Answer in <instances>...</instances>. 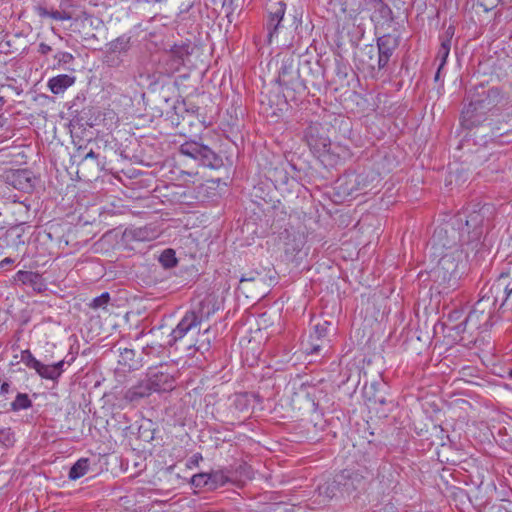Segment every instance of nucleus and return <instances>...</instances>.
<instances>
[{
  "label": "nucleus",
  "instance_id": "42",
  "mask_svg": "<svg viewBox=\"0 0 512 512\" xmlns=\"http://www.w3.org/2000/svg\"><path fill=\"white\" fill-rule=\"evenodd\" d=\"M97 156H98V155H97L94 151H92V150H91V151H89V152L85 155L84 160H87V159H89V158H91V159H96V158H97Z\"/></svg>",
  "mask_w": 512,
  "mask_h": 512
},
{
  "label": "nucleus",
  "instance_id": "38",
  "mask_svg": "<svg viewBox=\"0 0 512 512\" xmlns=\"http://www.w3.org/2000/svg\"><path fill=\"white\" fill-rule=\"evenodd\" d=\"M68 363L70 364V362H66L65 360H61L55 364H53V368H55L56 372H57V378H59L62 373L64 372V365Z\"/></svg>",
  "mask_w": 512,
  "mask_h": 512
},
{
  "label": "nucleus",
  "instance_id": "51",
  "mask_svg": "<svg viewBox=\"0 0 512 512\" xmlns=\"http://www.w3.org/2000/svg\"><path fill=\"white\" fill-rule=\"evenodd\" d=\"M510 375H511V377H512V371L510 372Z\"/></svg>",
  "mask_w": 512,
  "mask_h": 512
},
{
  "label": "nucleus",
  "instance_id": "39",
  "mask_svg": "<svg viewBox=\"0 0 512 512\" xmlns=\"http://www.w3.org/2000/svg\"><path fill=\"white\" fill-rule=\"evenodd\" d=\"M52 51V48L51 46H49L48 44L44 43V42H41L38 46V52L41 54V55H47L48 53H50Z\"/></svg>",
  "mask_w": 512,
  "mask_h": 512
},
{
  "label": "nucleus",
  "instance_id": "48",
  "mask_svg": "<svg viewBox=\"0 0 512 512\" xmlns=\"http://www.w3.org/2000/svg\"><path fill=\"white\" fill-rule=\"evenodd\" d=\"M318 351H319V345H314L313 352H318Z\"/></svg>",
  "mask_w": 512,
  "mask_h": 512
},
{
  "label": "nucleus",
  "instance_id": "32",
  "mask_svg": "<svg viewBox=\"0 0 512 512\" xmlns=\"http://www.w3.org/2000/svg\"><path fill=\"white\" fill-rule=\"evenodd\" d=\"M211 477V483H209V490H214L219 486H222L226 482V478L222 473L215 472L209 474Z\"/></svg>",
  "mask_w": 512,
  "mask_h": 512
},
{
  "label": "nucleus",
  "instance_id": "24",
  "mask_svg": "<svg viewBox=\"0 0 512 512\" xmlns=\"http://www.w3.org/2000/svg\"><path fill=\"white\" fill-rule=\"evenodd\" d=\"M32 406V402L28 395L25 393H18L15 400L11 403L13 411H20L28 409Z\"/></svg>",
  "mask_w": 512,
  "mask_h": 512
},
{
  "label": "nucleus",
  "instance_id": "12",
  "mask_svg": "<svg viewBox=\"0 0 512 512\" xmlns=\"http://www.w3.org/2000/svg\"><path fill=\"white\" fill-rule=\"evenodd\" d=\"M146 378L153 392L169 391L174 388V378L159 368H150Z\"/></svg>",
  "mask_w": 512,
  "mask_h": 512
},
{
  "label": "nucleus",
  "instance_id": "18",
  "mask_svg": "<svg viewBox=\"0 0 512 512\" xmlns=\"http://www.w3.org/2000/svg\"><path fill=\"white\" fill-rule=\"evenodd\" d=\"M76 78L67 74H60L48 80L47 86L53 94H61L75 83Z\"/></svg>",
  "mask_w": 512,
  "mask_h": 512
},
{
  "label": "nucleus",
  "instance_id": "19",
  "mask_svg": "<svg viewBox=\"0 0 512 512\" xmlns=\"http://www.w3.org/2000/svg\"><path fill=\"white\" fill-rule=\"evenodd\" d=\"M120 355L118 363L127 367L129 370H136L141 367L140 360L136 357V352L133 349L124 348L119 349Z\"/></svg>",
  "mask_w": 512,
  "mask_h": 512
},
{
  "label": "nucleus",
  "instance_id": "16",
  "mask_svg": "<svg viewBox=\"0 0 512 512\" xmlns=\"http://www.w3.org/2000/svg\"><path fill=\"white\" fill-rule=\"evenodd\" d=\"M153 390L147 380V378L140 380L137 384L127 389L124 393V399L135 403L139 400L150 396Z\"/></svg>",
  "mask_w": 512,
  "mask_h": 512
},
{
  "label": "nucleus",
  "instance_id": "17",
  "mask_svg": "<svg viewBox=\"0 0 512 512\" xmlns=\"http://www.w3.org/2000/svg\"><path fill=\"white\" fill-rule=\"evenodd\" d=\"M454 35V27L449 26L440 36V47L438 49L436 60H439L440 68H444L451 49V40Z\"/></svg>",
  "mask_w": 512,
  "mask_h": 512
},
{
  "label": "nucleus",
  "instance_id": "44",
  "mask_svg": "<svg viewBox=\"0 0 512 512\" xmlns=\"http://www.w3.org/2000/svg\"><path fill=\"white\" fill-rule=\"evenodd\" d=\"M14 261L11 258H5L0 262V265L3 266L5 264H12Z\"/></svg>",
  "mask_w": 512,
  "mask_h": 512
},
{
  "label": "nucleus",
  "instance_id": "2",
  "mask_svg": "<svg viewBox=\"0 0 512 512\" xmlns=\"http://www.w3.org/2000/svg\"><path fill=\"white\" fill-rule=\"evenodd\" d=\"M494 206L492 204H473L465 212L459 213L455 222L459 226V241L462 244L478 242L483 233L484 227L488 226L494 217Z\"/></svg>",
  "mask_w": 512,
  "mask_h": 512
},
{
  "label": "nucleus",
  "instance_id": "28",
  "mask_svg": "<svg viewBox=\"0 0 512 512\" xmlns=\"http://www.w3.org/2000/svg\"><path fill=\"white\" fill-rule=\"evenodd\" d=\"M129 43H130V38L123 35L121 37H118L116 40H114L110 43V49L113 52H123L128 49Z\"/></svg>",
  "mask_w": 512,
  "mask_h": 512
},
{
  "label": "nucleus",
  "instance_id": "13",
  "mask_svg": "<svg viewBox=\"0 0 512 512\" xmlns=\"http://www.w3.org/2000/svg\"><path fill=\"white\" fill-rule=\"evenodd\" d=\"M160 234L156 226L150 224L143 227L127 228L123 233L126 241L149 242L155 240Z\"/></svg>",
  "mask_w": 512,
  "mask_h": 512
},
{
  "label": "nucleus",
  "instance_id": "10",
  "mask_svg": "<svg viewBox=\"0 0 512 512\" xmlns=\"http://www.w3.org/2000/svg\"><path fill=\"white\" fill-rule=\"evenodd\" d=\"M364 482V477L357 471L345 469L335 476L332 486L342 485L341 495L350 494Z\"/></svg>",
  "mask_w": 512,
  "mask_h": 512
},
{
  "label": "nucleus",
  "instance_id": "27",
  "mask_svg": "<svg viewBox=\"0 0 512 512\" xmlns=\"http://www.w3.org/2000/svg\"><path fill=\"white\" fill-rule=\"evenodd\" d=\"M211 477L207 473L195 474L191 479V484L196 488H207L209 490Z\"/></svg>",
  "mask_w": 512,
  "mask_h": 512
},
{
  "label": "nucleus",
  "instance_id": "23",
  "mask_svg": "<svg viewBox=\"0 0 512 512\" xmlns=\"http://www.w3.org/2000/svg\"><path fill=\"white\" fill-rule=\"evenodd\" d=\"M159 262L164 268H172L177 264V258L173 249H165L159 256Z\"/></svg>",
  "mask_w": 512,
  "mask_h": 512
},
{
  "label": "nucleus",
  "instance_id": "40",
  "mask_svg": "<svg viewBox=\"0 0 512 512\" xmlns=\"http://www.w3.org/2000/svg\"><path fill=\"white\" fill-rule=\"evenodd\" d=\"M498 0L491 1L490 3H487L486 0H478L479 4L484 7L486 11L490 10L495 6V2Z\"/></svg>",
  "mask_w": 512,
  "mask_h": 512
},
{
  "label": "nucleus",
  "instance_id": "8",
  "mask_svg": "<svg viewBox=\"0 0 512 512\" xmlns=\"http://www.w3.org/2000/svg\"><path fill=\"white\" fill-rule=\"evenodd\" d=\"M278 82L285 87L294 88L299 82V71L293 55H285L278 71Z\"/></svg>",
  "mask_w": 512,
  "mask_h": 512
},
{
  "label": "nucleus",
  "instance_id": "22",
  "mask_svg": "<svg viewBox=\"0 0 512 512\" xmlns=\"http://www.w3.org/2000/svg\"><path fill=\"white\" fill-rule=\"evenodd\" d=\"M16 278L18 281L23 284H28L31 286H37L41 283V276L38 273L32 271H18L16 274Z\"/></svg>",
  "mask_w": 512,
  "mask_h": 512
},
{
  "label": "nucleus",
  "instance_id": "15",
  "mask_svg": "<svg viewBox=\"0 0 512 512\" xmlns=\"http://www.w3.org/2000/svg\"><path fill=\"white\" fill-rule=\"evenodd\" d=\"M286 10V4L282 1L272 4L268 9L267 30L269 42L280 27Z\"/></svg>",
  "mask_w": 512,
  "mask_h": 512
},
{
  "label": "nucleus",
  "instance_id": "7",
  "mask_svg": "<svg viewBox=\"0 0 512 512\" xmlns=\"http://www.w3.org/2000/svg\"><path fill=\"white\" fill-rule=\"evenodd\" d=\"M358 68L367 71L372 77L384 67H379V56L376 47L373 45H364L356 55Z\"/></svg>",
  "mask_w": 512,
  "mask_h": 512
},
{
  "label": "nucleus",
  "instance_id": "47",
  "mask_svg": "<svg viewBox=\"0 0 512 512\" xmlns=\"http://www.w3.org/2000/svg\"><path fill=\"white\" fill-rule=\"evenodd\" d=\"M4 126V119L3 117L0 115V128H2Z\"/></svg>",
  "mask_w": 512,
  "mask_h": 512
},
{
  "label": "nucleus",
  "instance_id": "49",
  "mask_svg": "<svg viewBox=\"0 0 512 512\" xmlns=\"http://www.w3.org/2000/svg\"><path fill=\"white\" fill-rule=\"evenodd\" d=\"M51 31H52L55 35H58L57 30H56L54 27H52V28H51Z\"/></svg>",
  "mask_w": 512,
  "mask_h": 512
},
{
  "label": "nucleus",
  "instance_id": "26",
  "mask_svg": "<svg viewBox=\"0 0 512 512\" xmlns=\"http://www.w3.org/2000/svg\"><path fill=\"white\" fill-rule=\"evenodd\" d=\"M54 59L57 61L55 68L67 69L65 65L72 63L75 58L69 52L59 51L54 55Z\"/></svg>",
  "mask_w": 512,
  "mask_h": 512
},
{
  "label": "nucleus",
  "instance_id": "1",
  "mask_svg": "<svg viewBox=\"0 0 512 512\" xmlns=\"http://www.w3.org/2000/svg\"><path fill=\"white\" fill-rule=\"evenodd\" d=\"M505 103L506 98L499 88H476L470 96L468 105L462 110V125L467 129L480 125L486 120L489 112H493Z\"/></svg>",
  "mask_w": 512,
  "mask_h": 512
},
{
  "label": "nucleus",
  "instance_id": "11",
  "mask_svg": "<svg viewBox=\"0 0 512 512\" xmlns=\"http://www.w3.org/2000/svg\"><path fill=\"white\" fill-rule=\"evenodd\" d=\"M201 317L194 311H188L172 330L171 342L175 343L181 340L189 331L201 324Z\"/></svg>",
  "mask_w": 512,
  "mask_h": 512
},
{
  "label": "nucleus",
  "instance_id": "3",
  "mask_svg": "<svg viewBox=\"0 0 512 512\" xmlns=\"http://www.w3.org/2000/svg\"><path fill=\"white\" fill-rule=\"evenodd\" d=\"M448 249L449 251L440 257L437 265L429 273L439 292L454 289L459 279L458 265L462 260L463 251L453 246H449Z\"/></svg>",
  "mask_w": 512,
  "mask_h": 512
},
{
  "label": "nucleus",
  "instance_id": "46",
  "mask_svg": "<svg viewBox=\"0 0 512 512\" xmlns=\"http://www.w3.org/2000/svg\"><path fill=\"white\" fill-rule=\"evenodd\" d=\"M505 292L507 294V297L510 296V294L512 293V288L509 289L508 286L505 288Z\"/></svg>",
  "mask_w": 512,
  "mask_h": 512
},
{
  "label": "nucleus",
  "instance_id": "20",
  "mask_svg": "<svg viewBox=\"0 0 512 512\" xmlns=\"http://www.w3.org/2000/svg\"><path fill=\"white\" fill-rule=\"evenodd\" d=\"M36 13L41 18L49 17L55 21H66L72 18L70 12L60 10H49L44 6H37Z\"/></svg>",
  "mask_w": 512,
  "mask_h": 512
},
{
  "label": "nucleus",
  "instance_id": "31",
  "mask_svg": "<svg viewBox=\"0 0 512 512\" xmlns=\"http://www.w3.org/2000/svg\"><path fill=\"white\" fill-rule=\"evenodd\" d=\"M110 300V295L108 292H104L102 293L100 296L98 297H95L90 306L94 309H98V308H105L106 305L108 304Z\"/></svg>",
  "mask_w": 512,
  "mask_h": 512
},
{
  "label": "nucleus",
  "instance_id": "33",
  "mask_svg": "<svg viewBox=\"0 0 512 512\" xmlns=\"http://www.w3.org/2000/svg\"><path fill=\"white\" fill-rule=\"evenodd\" d=\"M329 325L328 321L319 322L314 325V334L317 339L324 338L327 335Z\"/></svg>",
  "mask_w": 512,
  "mask_h": 512
},
{
  "label": "nucleus",
  "instance_id": "4",
  "mask_svg": "<svg viewBox=\"0 0 512 512\" xmlns=\"http://www.w3.org/2000/svg\"><path fill=\"white\" fill-rule=\"evenodd\" d=\"M375 180L379 182V177L374 172L351 173L339 178L337 183L344 194L354 196L371 191L375 187L371 185Z\"/></svg>",
  "mask_w": 512,
  "mask_h": 512
},
{
  "label": "nucleus",
  "instance_id": "14",
  "mask_svg": "<svg viewBox=\"0 0 512 512\" xmlns=\"http://www.w3.org/2000/svg\"><path fill=\"white\" fill-rule=\"evenodd\" d=\"M397 46V40L391 35H383L377 39L376 51L379 56V67L387 66Z\"/></svg>",
  "mask_w": 512,
  "mask_h": 512
},
{
  "label": "nucleus",
  "instance_id": "34",
  "mask_svg": "<svg viewBox=\"0 0 512 512\" xmlns=\"http://www.w3.org/2000/svg\"><path fill=\"white\" fill-rule=\"evenodd\" d=\"M443 232L447 233V230H443L442 228H440L434 232V235L432 237V247L435 248V250H438L436 247L438 245H441L443 248H447V249L450 246V245H447V243H441V237H442Z\"/></svg>",
  "mask_w": 512,
  "mask_h": 512
},
{
  "label": "nucleus",
  "instance_id": "6",
  "mask_svg": "<svg viewBox=\"0 0 512 512\" xmlns=\"http://www.w3.org/2000/svg\"><path fill=\"white\" fill-rule=\"evenodd\" d=\"M192 47L189 42L174 44L166 51L163 58V66L167 74L178 72L192 53Z\"/></svg>",
  "mask_w": 512,
  "mask_h": 512
},
{
  "label": "nucleus",
  "instance_id": "5",
  "mask_svg": "<svg viewBox=\"0 0 512 512\" xmlns=\"http://www.w3.org/2000/svg\"><path fill=\"white\" fill-rule=\"evenodd\" d=\"M180 153L196 160L200 165L212 169L222 166L223 162L211 148L196 141L185 142L180 146Z\"/></svg>",
  "mask_w": 512,
  "mask_h": 512
},
{
  "label": "nucleus",
  "instance_id": "37",
  "mask_svg": "<svg viewBox=\"0 0 512 512\" xmlns=\"http://www.w3.org/2000/svg\"><path fill=\"white\" fill-rule=\"evenodd\" d=\"M254 281L263 282V277H262L261 273H259V272H249V273L243 275L240 278V282L241 283H244V282H254Z\"/></svg>",
  "mask_w": 512,
  "mask_h": 512
},
{
  "label": "nucleus",
  "instance_id": "21",
  "mask_svg": "<svg viewBox=\"0 0 512 512\" xmlns=\"http://www.w3.org/2000/svg\"><path fill=\"white\" fill-rule=\"evenodd\" d=\"M89 470V460L87 458L79 459L69 471V478L76 480L84 476Z\"/></svg>",
  "mask_w": 512,
  "mask_h": 512
},
{
  "label": "nucleus",
  "instance_id": "36",
  "mask_svg": "<svg viewBox=\"0 0 512 512\" xmlns=\"http://www.w3.org/2000/svg\"><path fill=\"white\" fill-rule=\"evenodd\" d=\"M13 442V434L9 428L0 429V443L10 445Z\"/></svg>",
  "mask_w": 512,
  "mask_h": 512
},
{
  "label": "nucleus",
  "instance_id": "35",
  "mask_svg": "<svg viewBox=\"0 0 512 512\" xmlns=\"http://www.w3.org/2000/svg\"><path fill=\"white\" fill-rule=\"evenodd\" d=\"M308 144L311 148L316 149L317 151H325L329 146V140L327 138H321L319 142H313L312 138L308 139Z\"/></svg>",
  "mask_w": 512,
  "mask_h": 512
},
{
  "label": "nucleus",
  "instance_id": "45",
  "mask_svg": "<svg viewBox=\"0 0 512 512\" xmlns=\"http://www.w3.org/2000/svg\"><path fill=\"white\" fill-rule=\"evenodd\" d=\"M8 387L9 385L7 383H4L2 386H1V390L2 392H7L8 391Z\"/></svg>",
  "mask_w": 512,
  "mask_h": 512
},
{
  "label": "nucleus",
  "instance_id": "41",
  "mask_svg": "<svg viewBox=\"0 0 512 512\" xmlns=\"http://www.w3.org/2000/svg\"><path fill=\"white\" fill-rule=\"evenodd\" d=\"M138 2H143L147 4H160V3H166L167 0H138Z\"/></svg>",
  "mask_w": 512,
  "mask_h": 512
},
{
  "label": "nucleus",
  "instance_id": "30",
  "mask_svg": "<svg viewBox=\"0 0 512 512\" xmlns=\"http://www.w3.org/2000/svg\"><path fill=\"white\" fill-rule=\"evenodd\" d=\"M21 360L28 368L33 370H36L40 364V361L29 350L22 351Z\"/></svg>",
  "mask_w": 512,
  "mask_h": 512
},
{
  "label": "nucleus",
  "instance_id": "50",
  "mask_svg": "<svg viewBox=\"0 0 512 512\" xmlns=\"http://www.w3.org/2000/svg\"><path fill=\"white\" fill-rule=\"evenodd\" d=\"M377 401H378L379 403H381V404H384V403H385V400H384L383 398H380V399H378Z\"/></svg>",
  "mask_w": 512,
  "mask_h": 512
},
{
  "label": "nucleus",
  "instance_id": "9",
  "mask_svg": "<svg viewBox=\"0 0 512 512\" xmlns=\"http://www.w3.org/2000/svg\"><path fill=\"white\" fill-rule=\"evenodd\" d=\"M481 305V302H478L467 315L465 320L456 326L457 333H463L468 330H479L482 325L488 323L491 314H485L484 309H481Z\"/></svg>",
  "mask_w": 512,
  "mask_h": 512
},
{
  "label": "nucleus",
  "instance_id": "25",
  "mask_svg": "<svg viewBox=\"0 0 512 512\" xmlns=\"http://www.w3.org/2000/svg\"><path fill=\"white\" fill-rule=\"evenodd\" d=\"M38 375L44 379H48V380H57V372L55 370V368H53L52 365H45L43 364L42 362H40L39 366L37 367V369L35 370Z\"/></svg>",
  "mask_w": 512,
  "mask_h": 512
},
{
  "label": "nucleus",
  "instance_id": "29",
  "mask_svg": "<svg viewBox=\"0 0 512 512\" xmlns=\"http://www.w3.org/2000/svg\"><path fill=\"white\" fill-rule=\"evenodd\" d=\"M319 490L320 494H324L326 497L332 499L334 497H337L338 493L341 495L342 485H335L333 487L332 482H330L324 486H321Z\"/></svg>",
  "mask_w": 512,
  "mask_h": 512
},
{
  "label": "nucleus",
  "instance_id": "43",
  "mask_svg": "<svg viewBox=\"0 0 512 512\" xmlns=\"http://www.w3.org/2000/svg\"><path fill=\"white\" fill-rule=\"evenodd\" d=\"M442 70H443V68H440V65H439V66H438V69H437V72H436V74H435V81H436V82H438V81L440 80Z\"/></svg>",
  "mask_w": 512,
  "mask_h": 512
}]
</instances>
